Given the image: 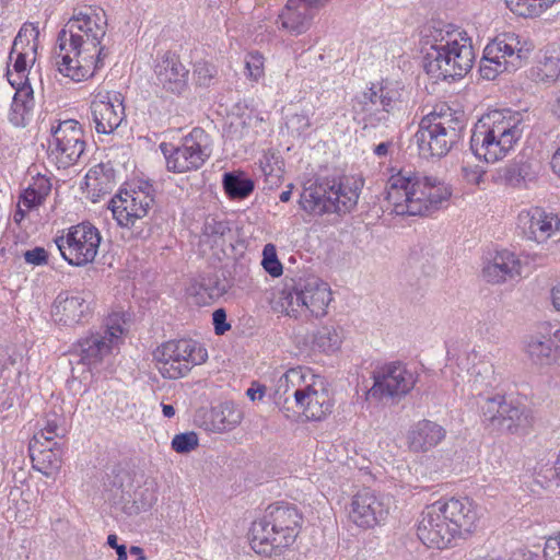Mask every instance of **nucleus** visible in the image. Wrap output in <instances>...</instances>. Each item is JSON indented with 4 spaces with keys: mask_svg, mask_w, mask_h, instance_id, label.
<instances>
[{
    "mask_svg": "<svg viewBox=\"0 0 560 560\" xmlns=\"http://www.w3.org/2000/svg\"><path fill=\"white\" fill-rule=\"evenodd\" d=\"M106 32L104 10L88 7L74 11L58 33L57 47L52 52L57 70L74 82L91 78L107 55L100 46Z\"/></svg>",
    "mask_w": 560,
    "mask_h": 560,
    "instance_id": "f257e3e1",
    "label": "nucleus"
},
{
    "mask_svg": "<svg viewBox=\"0 0 560 560\" xmlns=\"http://www.w3.org/2000/svg\"><path fill=\"white\" fill-rule=\"evenodd\" d=\"M451 27L440 22L433 23L424 35L430 50L424 57L423 68L434 82L463 78L475 61L471 39L466 33Z\"/></svg>",
    "mask_w": 560,
    "mask_h": 560,
    "instance_id": "f03ea898",
    "label": "nucleus"
},
{
    "mask_svg": "<svg viewBox=\"0 0 560 560\" xmlns=\"http://www.w3.org/2000/svg\"><path fill=\"white\" fill-rule=\"evenodd\" d=\"M451 27L440 22L433 23L424 35L430 50L424 57L423 68L434 82L463 78L475 61L471 39L466 33Z\"/></svg>",
    "mask_w": 560,
    "mask_h": 560,
    "instance_id": "7ed1b4c3",
    "label": "nucleus"
},
{
    "mask_svg": "<svg viewBox=\"0 0 560 560\" xmlns=\"http://www.w3.org/2000/svg\"><path fill=\"white\" fill-rule=\"evenodd\" d=\"M451 196V186L435 175L398 172L386 184V200L397 215H430Z\"/></svg>",
    "mask_w": 560,
    "mask_h": 560,
    "instance_id": "20e7f679",
    "label": "nucleus"
},
{
    "mask_svg": "<svg viewBox=\"0 0 560 560\" xmlns=\"http://www.w3.org/2000/svg\"><path fill=\"white\" fill-rule=\"evenodd\" d=\"M276 396L282 401L285 417L303 415L307 420L318 421L331 412V397L324 377L304 366L289 369L277 382Z\"/></svg>",
    "mask_w": 560,
    "mask_h": 560,
    "instance_id": "39448f33",
    "label": "nucleus"
},
{
    "mask_svg": "<svg viewBox=\"0 0 560 560\" xmlns=\"http://www.w3.org/2000/svg\"><path fill=\"white\" fill-rule=\"evenodd\" d=\"M523 131V118L520 113L490 112L475 125L470 137V150L479 160L495 163L515 148Z\"/></svg>",
    "mask_w": 560,
    "mask_h": 560,
    "instance_id": "423d86ee",
    "label": "nucleus"
},
{
    "mask_svg": "<svg viewBox=\"0 0 560 560\" xmlns=\"http://www.w3.org/2000/svg\"><path fill=\"white\" fill-rule=\"evenodd\" d=\"M302 522V514L293 504H270L252 525L253 550L267 557L279 556L295 541Z\"/></svg>",
    "mask_w": 560,
    "mask_h": 560,
    "instance_id": "0eeeda50",
    "label": "nucleus"
},
{
    "mask_svg": "<svg viewBox=\"0 0 560 560\" xmlns=\"http://www.w3.org/2000/svg\"><path fill=\"white\" fill-rule=\"evenodd\" d=\"M465 129L463 115L450 107L442 106L424 116L415 135L421 155L445 156L460 140Z\"/></svg>",
    "mask_w": 560,
    "mask_h": 560,
    "instance_id": "6e6552de",
    "label": "nucleus"
},
{
    "mask_svg": "<svg viewBox=\"0 0 560 560\" xmlns=\"http://www.w3.org/2000/svg\"><path fill=\"white\" fill-rule=\"evenodd\" d=\"M358 200V194L336 179H317L305 184L299 199L302 210L312 215L350 211Z\"/></svg>",
    "mask_w": 560,
    "mask_h": 560,
    "instance_id": "1a4fd4ad",
    "label": "nucleus"
},
{
    "mask_svg": "<svg viewBox=\"0 0 560 560\" xmlns=\"http://www.w3.org/2000/svg\"><path fill=\"white\" fill-rule=\"evenodd\" d=\"M482 423L491 431L523 434L533 424L530 410L505 395L481 397L478 400Z\"/></svg>",
    "mask_w": 560,
    "mask_h": 560,
    "instance_id": "9d476101",
    "label": "nucleus"
},
{
    "mask_svg": "<svg viewBox=\"0 0 560 560\" xmlns=\"http://www.w3.org/2000/svg\"><path fill=\"white\" fill-rule=\"evenodd\" d=\"M530 50L532 45L522 42L517 34H499L483 49L480 61L481 77L494 80L500 73L515 71L523 66Z\"/></svg>",
    "mask_w": 560,
    "mask_h": 560,
    "instance_id": "9b49d317",
    "label": "nucleus"
},
{
    "mask_svg": "<svg viewBox=\"0 0 560 560\" xmlns=\"http://www.w3.org/2000/svg\"><path fill=\"white\" fill-rule=\"evenodd\" d=\"M405 96V86L400 82L386 80L358 97L353 109L364 128H375L388 120L389 115L404 103Z\"/></svg>",
    "mask_w": 560,
    "mask_h": 560,
    "instance_id": "f8f14e48",
    "label": "nucleus"
},
{
    "mask_svg": "<svg viewBox=\"0 0 560 560\" xmlns=\"http://www.w3.org/2000/svg\"><path fill=\"white\" fill-rule=\"evenodd\" d=\"M156 368L164 378L177 380L186 376L194 366L205 363L208 352L192 339L170 340L153 352Z\"/></svg>",
    "mask_w": 560,
    "mask_h": 560,
    "instance_id": "ddd939ff",
    "label": "nucleus"
},
{
    "mask_svg": "<svg viewBox=\"0 0 560 560\" xmlns=\"http://www.w3.org/2000/svg\"><path fill=\"white\" fill-rule=\"evenodd\" d=\"M159 148L165 158L167 171L173 173L197 171L212 153L210 137L199 127L184 136L177 145L162 142Z\"/></svg>",
    "mask_w": 560,
    "mask_h": 560,
    "instance_id": "4468645a",
    "label": "nucleus"
},
{
    "mask_svg": "<svg viewBox=\"0 0 560 560\" xmlns=\"http://www.w3.org/2000/svg\"><path fill=\"white\" fill-rule=\"evenodd\" d=\"M124 324L121 315L114 313L108 316L104 331L91 332L80 339L77 343L78 362L89 368L100 364L121 341L125 332Z\"/></svg>",
    "mask_w": 560,
    "mask_h": 560,
    "instance_id": "2eb2a0df",
    "label": "nucleus"
},
{
    "mask_svg": "<svg viewBox=\"0 0 560 560\" xmlns=\"http://www.w3.org/2000/svg\"><path fill=\"white\" fill-rule=\"evenodd\" d=\"M55 242L65 260L80 267L95 259L101 234L90 222H82L71 226L66 236H59Z\"/></svg>",
    "mask_w": 560,
    "mask_h": 560,
    "instance_id": "dca6fc26",
    "label": "nucleus"
},
{
    "mask_svg": "<svg viewBox=\"0 0 560 560\" xmlns=\"http://www.w3.org/2000/svg\"><path fill=\"white\" fill-rule=\"evenodd\" d=\"M84 133L81 125L73 119L61 121L52 129L48 140V159L58 168L73 165L85 149Z\"/></svg>",
    "mask_w": 560,
    "mask_h": 560,
    "instance_id": "f3484780",
    "label": "nucleus"
},
{
    "mask_svg": "<svg viewBox=\"0 0 560 560\" xmlns=\"http://www.w3.org/2000/svg\"><path fill=\"white\" fill-rule=\"evenodd\" d=\"M39 30L32 23L24 24L13 40L9 59L13 61V70L8 69V81L12 86H20L27 80L28 65L36 60Z\"/></svg>",
    "mask_w": 560,
    "mask_h": 560,
    "instance_id": "a211bd4d",
    "label": "nucleus"
},
{
    "mask_svg": "<svg viewBox=\"0 0 560 560\" xmlns=\"http://www.w3.org/2000/svg\"><path fill=\"white\" fill-rule=\"evenodd\" d=\"M374 384L369 394L378 399L400 398L416 385L417 376L400 362L384 364L374 372Z\"/></svg>",
    "mask_w": 560,
    "mask_h": 560,
    "instance_id": "6ab92c4d",
    "label": "nucleus"
},
{
    "mask_svg": "<svg viewBox=\"0 0 560 560\" xmlns=\"http://www.w3.org/2000/svg\"><path fill=\"white\" fill-rule=\"evenodd\" d=\"M154 202L150 187L120 191L110 200V210L121 228L132 229L144 218Z\"/></svg>",
    "mask_w": 560,
    "mask_h": 560,
    "instance_id": "aec40b11",
    "label": "nucleus"
},
{
    "mask_svg": "<svg viewBox=\"0 0 560 560\" xmlns=\"http://www.w3.org/2000/svg\"><path fill=\"white\" fill-rule=\"evenodd\" d=\"M418 538L429 548L445 549L456 539L438 502L424 508L418 526Z\"/></svg>",
    "mask_w": 560,
    "mask_h": 560,
    "instance_id": "412c9836",
    "label": "nucleus"
},
{
    "mask_svg": "<svg viewBox=\"0 0 560 560\" xmlns=\"http://www.w3.org/2000/svg\"><path fill=\"white\" fill-rule=\"evenodd\" d=\"M90 110L96 132L112 133L125 118L124 97L118 92H97L93 95Z\"/></svg>",
    "mask_w": 560,
    "mask_h": 560,
    "instance_id": "4be33fe9",
    "label": "nucleus"
},
{
    "mask_svg": "<svg viewBox=\"0 0 560 560\" xmlns=\"http://www.w3.org/2000/svg\"><path fill=\"white\" fill-rule=\"evenodd\" d=\"M93 299L86 292H62L55 300L51 315L54 320L63 326L85 324L93 314Z\"/></svg>",
    "mask_w": 560,
    "mask_h": 560,
    "instance_id": "5701e85b",
    "label": "nucleus"
},
{
    "mask_svg": "<svg viewBox=\"0 0 560 560\" xmlns=\"http://www.w3.org/2000/svg\"><path fill=\"white\" fill-rule=\"evenodd\" d=\"M389 513V506L370 489L359 491L351 501L350 520L359 527L372 528L384 522Z\"/></svg>",
    "mask_w": 560,
    "mask_h": 560,
    "instance_id": "b1692460",
    "label": "nucleus"
},
{
    "mask_svg": "<svg viewBox=\"0 0 560 560\" xmlns=\"http://www.w3.org/2000/svg\"><path fill=\"white\" fill-rule=\"evenodd\" d=\"M436 502L456 538L468 535L476 529L479 513L474 501L464 497Z\"/></svg>",
    "mask_w": 560,
    "mask_h": 560,
    "instance_id": "393cba45",
    "label": "nucleus"
},
{
    "mask_svg": "<svg viewBox=\"0 0 560 560\" xmlns=\"http://www.w3.org/2000/svg\"><path fill=\"white\" fill-rule=\"evenodd\" d=\"M517 225L528 240L544 243L560 229V219L540 207H532L518 213Z\"/></svg>",
    "mask_w": 560,
    "mask_h": 560,
    "instance_id": "a878e982",
    "label": "nucleus"
},
{
    "mask_svg": "<svg viewBox=\"0 0 560 560\" xmlns=\"http://www.w3.org/2000/svg\"><path fill=\"white\" fill-rule=\"evenodd\" d=\"M300 295L296 301H302L304 312L319 317L326 314V308L331 301V292L326 282L315 276L298 279Z\"/></svg>",
    "mask_w": 560,
    "mask_h": 560,
    "instance_id": "bb28decb",
    "label": "nucleus"
},
{
    "mask_svg": "<svg viewBox=\"0 0 560 560\" xmlns=\"http://www.w3.org/2000/svg\"><path fill=\"white\" fill-rule=\"evenodd\" d=\"M154 73L156 84L166 92L179 95L187 89L189 71L174 54H164L155 65Z\"/></svg>",
    "mask_w": 560,
    "mask_h": 560,
    "instance_id": "cd10ccee",
    "label": "nucleus"
},
{
    "mask_svg": "<svg viewBox=\"0 0 560 560\" xmlns=\"http://www.w3.org/2000/svg\"><path fill=\"white\" fill-rule=\"evenodd\" d=\"M446 436L445 429L436 422L421 420L407 433L408 448L413 453H427L438 446Z\"/></svg>",
    "mask_w": 560,
    "mask_h": 560,
    "instance_id": "c85d7f7f",
    "label": "nucleus"
},
{
    "mask_svg": "<svg viewBox=\"0 0 560 560\" xmlns=\"http://www.w3.org/2000/svg\"><path fill=\"white\" fill-rule=\"evenodd\" d=\"M522 264L516 255L509 250L498 252L482 268V277L490 283H503L521 275Z\"/></svg>",
    "mask_w": 560,
    "mask_h": 560,
    "instance_id": "c756f323",
    "label": "nucleus"
},
{
    "mask_svg": "<svg viewBox=\"0 0 560 560\" xmlns=\"http://www.w3.org/2000/svg\"><path fill=\"white\" fill-rule=\"evenodd\" d=\"M51 191V183L45 176H37L33 183L19 197L18 208L14 212L13 220L20 224L26 214L38 209L44 203Z\"/></svg>",
    "mask_w": 560,
    "mask_h": 560,
    "instance_id": "7c9ffc66",
    "label": "nucleus"
},
{
    "mask_svg": "<svg viewBox=\"0 0 560 560\" xmlns=\"http://www.w3.org/2000/svg\"><path fill=\"white\" fill-rule=\"evenodd\" d=\"M228 291V283L215 273L201 275L194 279L187 292L194 296L197 304L208 305L221 298Z\"/></svg>",
    "mask_w": 560,
    "mask_h": 560,
    "instance_id": "2f4dec72",
    "label": "nucleus"
},
{
    "mask_svg": "<svg viewBox=\"0 0 560 560\" xmlns=\"http://www.w3.org/2000/svg\"><path fill=\"white\" fill-rule=\"evenodd\" d=\"M535 160H515L513 163L499 170L501 182L514 187H526L537 179L539 166Z\"/></svg>",
    "mask_w": 560,
    "mask_h": 560,
    "instance_id": "473e14b6",
    "label": "nucleus"
},
{
    "mask_svg": "<svg viewBox=\"0 0 560 560\" xmlns=\"http://www.w3.org/2000/svg\"><path fill=\"white\" fill-rule=\"evenodd\" d=\"M526 352L533 364L549 368L558 363L560 351L555 341L545 336H534L527 342Z\"/></svg>",
    "mask_w": 560,
    "mask_h": 560,
    "instance_id": "72a5a7b5",
    "label": "nucleus"
},
{
    "mask_svg": "<svg viewBox=\"0 0 560 560\" xmlns=\"http://www.w3.org/2000/svg\"><path fill=\"white\" fill-rule=\"evenodd\" d=\"M84 180L86 188L97 196L110 192L116 184L113 167L105 164H97L90 168Z\"/></svg>",
    "mask_w": 560,
    "mask_h": 560,
    "instance_id": "f704fd0d",
    "label": "nucleus"
},
{
    "mask_svg": "<svg viewBox=\"0 0 560 560\" xmlns=\"http://www.w3.org/2000/svg\"><path fill=\"white\" fill-rule=\"evenodd\" d=\"M478 358L476 352H470L465 355L466 361H472L474 364L467 371L470 375L469 382L472 383L475 389L488 388L494 385V366L493 364L485 359L475 360Z\"/></svg>",
    "mask_w": 560,
    "mask_h": 560,
    "instance_id": "c9c22d12",
    "label": "nucleus"
},
{
    "mask_svg": "<svg viewBox=\"0 0 560 560\" xmlns=\"http://www.w3.org/2000/svg\"><path fill=\"white\" fill-rule=\"evenodd\" d=\"M313 20V13H306L301 8H289L288 4L278 16L280 27L292 35L305 33Z\"/></svg>",
    "mask_w": 560,
    "mask_h": 560,
    "instance_id": "e433bc0d",
    "label": "nucleus"
},
{
    "mask_svg": "<svg viewBox=\"0 0 560 560\" xmlns=\"http://www.w3.org/2000/svg\"><path fill=\"white\" fill-rule=\"evenodd\" d=\"M243 412L233 402H223L211 412L213 429L219 432L231 431L241 423Z\"/></svg>",
    "mask_w": 560,
    "mask_h": 560,
    "instance_id": "4c0bfd02",
    "label": "nucleus"
},
{
    "mask_svg": "<svg viewBox=\"0 0 560 560\" xmlns=\"http://www.w3.org/2000/svg\"><path fill=\"white\" fill-rule=\"evenodd\" d=\"M343 335L335 326H324L313 334V347L323 353H334L340 349Z\"/></svg>",
    "mask_w": 560,
    "mask_h": 560,
    "instance_id": "58836bf2",
    "label": "nucleus"
},
{
    "mask_svg": "<svg viewBox=\"0 0 560 560\" xmlns=\"http://www.w3.org/2000/svg\"><path fill=\"white\" fill-rule=\"evenodd\" d=\"M298 289V280L291 279L287 282L283 289L280 291L277 305L280 306L281 312L285 313L289 316L298 317L299 315L304 314V304L302 301H296L295 298L300 295V290Z\"/></svg>",
    "mask_w": 560,
    "mask_h": 560,
    "instance_id": "ea45409f",
    "label": "nucleus"
},
{
    "mask_svg": "<svg viewBox=\"0 0 560 560\" xmlns=\"http://www.w3.org/2000/svg\"><path fill=\"white\" fill-rule=\"evenodd\" d=\"M560 75V59L552 56H544L535 67L530 69V78L537 83L551 84Z\"/></svg>",
    "mask_w": 560,
    "mask_h": 560,
    "instance_id": "a19ab883",
    "label": "nucleus"
},
{
    "mask_svg": "<svg viewBox=\"0 0 560 560\" xmlns=\"http://www.w3.org/2000/svg\"><path fill=\"white\" fill-rule=\"evenodd\" d=\"M225 192L234 199H243L254 190V182L242 174L225 173L223 176Z\"/></svg>",
    "mask_w": 560,
    "mask_h": 560,
    "instance_id": "79ce46f5",
    "label": "nucleus"
},
{
    "mask_svg": "<svg viewBox=\"0 0 560 560\" xmlns=\"http://www.w3.org/2000/svg\"><path fill=\"white\" fill-rule=\"evenodd\" d=\"M556 0H506V4L517 15L528 18L538 16Z\"/></svg>",
    "mask_w": 560,
    "mask_h": 560,
    "instance_id": "37998d69",
    "label": "nucleus"
},
{
    "mask_svg": "<svg viewBox=\"0 0 560 560\" xmlns=\"http://www.w3.org/2000/svg\"><path fill=\"white\" fill-rule=\"evenodd\" d=\"M67 433L65 418L57 413L47 416L44 427L34 435V442L39 443L40 439L50 442L55 438H63Z\"/></svg>",
    "mask_w": 560,
    "mask_h": 560,
    "instance_id": "c03bdc74",
    "label": "nucleus"
},
{
    "mask_svg": "<svg viewBox=\"0 0 560 560\" xmlns=\"http://www.w3.org/2000/svg\"><path fill=\"white\" fill-rule=\"evenodd\" d=\"M230 232L231 230L225 221L218 220L213 217H208L205 220L202 235L210 242L218 243Z\"/></svg>",
    "mask_w": 560,
    "mask_h": 560,
    "instance_id": "a18cd8bd",
    "label": "nucleus"
},
{
    "mask_svg": "<svg viewBox=\"0 0 560 560\" xmlns=\"http://www.w3.org/2000/svg\"><path fill=\"white\" fill-rule=\"evenodd\" d=\"M460 171L463 179L467 184L475 186H479L482 183L486 174L485 168L474 161H463Z\"/></svg>",
    "mask_w": 560,
    "mask_h": 560,
    "instance_id": "49530a36",
    "label": "nucleus"
},
{
    "mask_svg": "<svg viewBox=\"0 0 560 560\" xmlns=\"http://www.w3.org/2000/svg\"><path fill=\"white\" fill-rule=\"evenodd\" d=\"M198 446V435L195 432L176 434L172 440V448L179 454H187Z\"/></svg>",
    "mask_w": 560,
    "mask_h": 560,
    "instance_id": "de8ad7c7",
    "label": "nucleus"
},
{
    "mask_svg": "<svg viewBox=\"0 0 560 560\" xmlns=\"http://www.w3.org/2000/svg\"><path fill=\"white\" fill-rule=\"evenodd\" d=\"M262 267L272 277H279L282 273V265L279 261L276 253V247L272 244H267L262 250Z\"/></svg>",
    "mask_w": 560,
    "mask_h": 560,
    "instance_id": "09e8293b",
    "label": "nucleus"
},
{
    "mask_svg": "<svg viewBox=\"0 0 560 560\" xmlns=\"http://www.w3.org/2000/svg\"><path fill=\"white\" fill-rule=\"evenodd\" d=\"M259 170L266 177V180L270 184H276L282 175L279 161H272V158L268 156H265L262 160H260Z\"/></svg>",
    "mask_w": 560,
    "mask_h": 560,
    "instance_id": "8fccbe9b",
    "label": "nucleus"
},
{
    "mask_svg": "<svg viewBox=\"0 0 560 560\" xmlns=\"http://www.w3.org/2000/svg\"><path fill=\"white\" fill-rule=\"evenodd\" d=\"M196 83L200 86H209L217 74L214 66L208 62H198L195 66Z\"/></svg>",
    "mask_w": 560,
    "mask_h": 560,
    "instance_id": "3c124183",
    "label": "nucleus"
},
{
    "mask_svg": "<svg viewBox=\"0 0 560 560\" xmlns=\"http://www.w3.org/2000/svg\"><path fill=\"white\" fill-rule=\"evenodd\" d=\"M247 77L258 81L264 75V57L258 54H249L245 61Z\"/></svg>",
    "mask_w": 560,
    "mask_h": 560,
    "instance_id": "603ef678",
    "label": "nucleus"
},
{
    "mask_svg": "<svg viewBox=\"0 0 560 560\" xmlns=\"http://www.w3.org/2000/svg\"><path fill=\"white\" fill-rule=\"evenodd\" d=\"M32 109L28 105L12 101L9 114L10 122L15 127H24L26 125V117Z\"/></svg>",
    "mask_w": 560,
    "mask_h": 560,
    "instance_id": "864d4df0",
    "label": "nucleus"
},
{
    "mask_svg": "<svg viewBox=\"0 0 560 560\" xmlns=\"http://www.w3.org/2000/svg\"><path fill=\"white\" fill-rule=\"evenodd\" d=\"M330 0H288L289 8H301L306 13H313L322 10Z\"/></svg>",
    "mask_w": 560,
    "mask_h": 560,
    "instance_id": "5fc2aeb1",
    "label": "nucleus"
},
{
    "mask_svg": "<svg viewBox=\"0 0 560 560\" xmlns=\"http://www.w3.org/2000/svg\"><path fill=\"white\" fill-rule=\"evenodd\" d=\"M16 91L13 96L14 102H19L24 105H28V107L33 108L34 106V96L33 89L27 83V80H23V83L20 86H13Z\"/></svg>",
    "mask_w": 560,
    "mask_h": 560,
    "instance_id": "6e6d98bb",
    "label": "nucleus"
},
{
    "mask_svg": "<svg viewBox=\"0 0 560 560\" xmlns=\"http://www.w3.org/2000/svg\"><path fill=\"white\" fill-rule=\"evenodd\" d=\"M24 259L27 264L34 266L46 265L48 260V253L43 247H35L24 253Z\"/></svg>",
    "mask_w": 560,
    "mask_h": 560,
    "instance_id": "4d7b16f0",
    "label": "nucleus"
},
{
    "mask_svg": "<svg viewBox=\"0 0 560 560\" xmlns=\"http://www.w3.org/2000/svg\"><path fill=\"white\" fill-rule=\"evenodd\" d=\"M544 557L545 560H560V533L546 540Z\"/></svg>",
    "mask_w": 560,
    "mask_h": 560,
    "instance_id": "13d9d810",
    "label": "nucleus"
},
{
    "mask_svg": "<svg viewBox=\"0 0 560 560\" xmlns=\"http://www.w3.org/2000/svg\"><path fill=\"white\" fill-rule=\"evenodd\" d=\"M212 320L217 335H223L231 328V325L226 322V313L223 308H218L213 312Z\"/></svg>",
    "mask_w": 560,
    "mask_h": 560,
    "instance_id": "bf43d9fd",
    "label": "nucleus"
},
{
    "mask_svg": "<svg viewBox=\"0 0 560 560\" xmlns=\"http://www.w3.org/2000/svg\"><path fill=\"white\" fill-rule=\"evenodd\" d=\"M107 545L116 550L117 560H127V548L125 545H118L117 536L115 534L108 535Z\"/></svg>",
    "mask_w": 560,
    "mask_h": 560,
    "instance_id": "052dcab7",
    "label": "nucleus"
},
{
    "mask_svg": "<svg viewBox=\"0 0 560 560\" xmlns=\"http://www.w3.org/2000/svg\"><path fill=\"white\" fill-rule=\"evenodd\" d=\"M506 560H535L537 557L534 552L527 550L526 548H517L513 550L510 555H505Z\"/></svg>",
    "mask_w": 560,
    "mask_h": 560,
    "instance_id": "680f3d73",
    "label": "nucleus"
},
{
    "mask_svg": "<svg viewBox=\"0 0 560 560\" xmlns=\"http://www.w3.org/2000/svg\"><path fill=\"white\" fill-rule=\"evenodd\" d=\"M246 395L253 401L256 399H261L265 395V387L259 385L257 387L252 386L247 389Z\"/></svg>",
    "mask_w": 560,
    "mask_h": 560,
    "instance_id": "e2e57ef3",
    "label": "nucleus"
},
{
    "mask_svg": "<svg viewBox=\"0 0 560 560\" xmlns=\"http://www.w3.org/2000/svg\"><path fill=\"white\" fill-rule=\"evenodd\" d=\"M550 110L560 120V91L555 93L550 103Z\"/></svg>",
    "mask_w": 560,
    "mask_h": 560,
    "instance_id": "0e129e2a",
    "label": "nucleus"
},
{
    "mask_svg": "<svg viewBox=\"0 0 560 560\" xmlns=\"http://www.w3.org/2000/svg\"><path fill=\"white\" fill-rule=\"evenodd\" d=\"M551 300L553 307L560 312V281L551 289Z\"/></svg>",
    "mask_w": 560,
    "mask_h": 560,
    "instance_id": "69168bd1",
    "label": "nucleus"
},
{
    "mask_svg": "<svg viewBox=\"0 0 560 560\" xmlns=\"http://www.w3.org/2000/svg\"><path fill=\"white\" fill-rule=\"evenodd\" d=\"M550 165L552 171L560 176V148L551 156Z\"/></svg>",
    "mask_w": 560,
    "mask_h": 560,
    "instance_id": "338daca9",
    "label": "nucleus"
},
{
    "mask_svg": "<svg viewBox=\"0 0 560 560\" xmlns=\"http://www.w3.org/2000/svg\"><path fill=\"white\" fill-rule=\"evenodd\" d=\"M388 147L389 144L386 143V142H382L380 144H377L374 149V153L377 155V156H385L387 153H388Z\"/></svg>",
    "mask_w": 560,
    "mask_h": 560,
    "instance_id": "774afa93",
    "label": "nucleus"
}]
</instances>
